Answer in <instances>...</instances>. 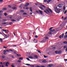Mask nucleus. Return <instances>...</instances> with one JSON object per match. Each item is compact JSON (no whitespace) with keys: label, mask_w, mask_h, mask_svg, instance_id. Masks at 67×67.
<instances>
[{"label":"nucleus","mask_w":67,"mask_h":67,"mask_svg":"<svg viewBox=\"0 0 67 67\" xmlns=\"http://www.w3.org/2000/svg\"><path fill=\"white\" fill-rule=\"evenodd\" d=\"M53 28H54V27H51L50 28H49V30L50 31V32H53V31H55V29L51 30H52V29H53Z\"/></svg>","instance_id":"1"},{"label":"nucleus","mask_w":67,"mask_h":67,"mask_svg":"<svg viewBox=\"0 0 67 67\" xmlns=\"http://www.w3.org/2000/svg\"><path fill=\"white\" fill-rule=\"evenodd\" d=\"M63 4H60L58 5V6L59 7V8H62V7H63Z\"/></svg>","instance_id":"2"},{"label":"nucleus","mask_w":67,"mask_h":67,"mask_svg":"<svg viewBox=\"0 0 67 67\" xmlns=\"http://www.w3.org/2000/svg\"><path fill=\"white\" fill-rule=\"evenodd\" d=\"M55 53H56V54H61L62 52L61 51H56L55 52Z\"/></svg>","instance_id":"3"},{"label":"nucleus","mask_w":67,"mask_h":67,"mask_svg":"<svg viewBox=\"0 0 67 67\" xmlns=\"http://www.w3.org/2000/svg\"><path fill=\"white\" fill-rule=\"evenodd\" d=\"M10 63H9V62H7V63H5V66H7V67H8V64H9Z\"/></svg>","instance_id":"4"},{"label":"nucleus","mask_w":67,"mask_h":67,"mask_svg":"<svg viewBox=\"0 0 67 67\" xmlns=\"http://www.w3.org/2000/svg\"><path fill=\"white\" fill-rule=\"evenodd\" d=\"M41 6V7H43V8H46V7H45L44 5L43 4H41L40 5Z\"/></svg>","instance_id":"5"},{"label":"nucleus","mask_w":67,"mask_h":67,"mask_svg":"<svg viewBox=\"0 0 67 67\" xmlns=\"http://www.w3.org/2000/svg\"><path fill=\"white\" fill-rule=\"evenodd\" d=\"M39 12L41 14H43V11H42L39 10Z\"/></svg>","instance_id":"6"},{"label":"nucleus","mask_w":67,"mask_h":67,"mask_svg":"<svg viewBox=\"0 0 67 67\" xmlns=\"http://www.w3.org/2000/svg\"><path fill=\"white\" fill-rule=\"evenodd\" d=\"M28 57L30 59H33V57L31 56H29Z\"/></svg>","instance_id":"7"},{"label":"nucleus","mask_w":67,"mask_h":67,"mask_svg":"<svg viewBox=\"0 0 67 67\" xmlns=\"http://www.w3.org/2000/svg\"><path fill=\"white\" fill-rule=\"evenodd\" d=\"M46 62V60H44L42 61V63H45Z\"/></svg>","instance_id":"8"},{"label":"nucleus","mask_w":67,"mask_h":67,"mask_svg":"<svg viewBox=\"0 0 67 67\" xmlns=\"http://www.w3.org/2000/svg\"><path fill=\"white\" fill-rule=\"evenodd\" d=\"M29 9L31 12H33L32 9V7H31Z\"/></svg>","instance_id":"9"},{"label":"nucleus","mask_w":67,"mask_h":67,"mask_svg":"<svg viewBox=\"0 0 67 67\" xmlns=\"http://www.w3.org/2000/svg\"><path fill=\"white\" fill-rule=\"evenodd\" d=\"M9 51L10 52H13L14 51V49H9Z\"/></svg>","instance_id":"10"},{"label":"nucleus","mask_w":67,"mask_h":67,"mask_svg":"<svg viewBox=\"0 0 67 67\" xmlns=\"http://www.w3.org/2000/svg\"><path fill=\"white\" fill-rule=\"evenodd\" d=\"M34 57L35 58H36L37 59V58H38V56H37V55H35L34 56Z\"/></svg>","instance_id":"11"},{"label":"nucleus","mask_w":67,"mask_h":67,"mask_svg":"<svg viewBox=\"0 0 67 67\" xmlns=\"http://www.w3.org/2000/svg\"><path fill=\"white\" fill-rule=\"evenodd\" d=\"M53 66V64H50L48 65L49 67H52Z\"/></svg>","instance_id":"12"},{"label":"nucleus","mask_w":67,"mask_h":67,"mask_svg":"<svg viewBox=\"0 0 67 67\" xmlns=\"http://www.w3.org/2000/svg\"><path fill=\"white\" fill-rule=\"evenodd\" d=\"M57 7H54V10H55L56 11H57Z\"/></svg>","instance_id":"13"},{"label":"nucleus","mask_w":67,"mask_h":67,"mask_svg":"<svg viewBox=\"0 0 67 67\" xmlns=\"http://www.w3.org/2000/svg\"><path fill=\"white\" fill-rule=\"evenodd\" d=\"M19 59L20 60H22L23 59V57L20 58H19Z\"/></svg>","instance_id":"14"},{"label":"nucleus","mask_w":67,"mask_h":67,"mask_svg":"<svg viewBox=\"0 0 67 67\" xmlns=\"http://www.w3.org/2000/svg\"><path fill=\"white\" fill-rule=\"evenodd\" d=\"M52 0H48L47 1V3H49V2H51V1Z\"/></svg>","instance_id":"15"},{"label":"nucleus","mask_w":67,"mask_h":67,"mask_svg":"<svg viewBox=\"0 0 67 67\" xmlns=\"http://www.w3.org/2000/svg\"><path fill=\"white\" fill-rule=\"evenodd\" d=\"M63 43L64 44H67V42L66 41H64Z\"/></svg>","instance_id":"16"},{"label":"nucleus","mask_w":67,"mask_h":67,"mask_svg":"<svg viewBox=\"0 0 67 67\" xmlns=\"http://www.w3.org/2000/svg\"><path fill=\"white\" fill-rule=\"evenodd\" d=\"M39 8H40L41 10H44V9H43V8H42V7H39Z\"/></svg>","instance_id":"17"},{"label":"nucleus","mask_w":67,"mask_h":67,"mask_svg":"<svg viewBox=\"0 0 67 67\" xmlns=\"http://www.w3.org/2000/svg\"><path fill=\"white\" fill-rule=\"evenodd\" d=\"M2 31H3V32H7V30L4 29H2Z\"/></svg>","instance_id":"18"},{"label":"nucleus","mask_w":67,"mask_h":67,"mask_svg":"<svg viewBox=\"0 0 67 67\" xmlns=\"http://www.w3.org/2000/svg\"><path fill=\"white\" fill-rule=\"evenodd\" d=\"M37 52H38V53H40V54L41 53V51H40L38 50H37Z\"/></svg>","instance_id":"19"},{"label":"nucleus","mask_w":67,"mask_h":67,"mask_svg":"<svg viewBox=\"0 0 67 67\" xmlns=\"http://www.w3.org/2000/svg\"><path fill=\"white\" fill-rule=\"evenodd\" d=\"M11 21H12V22H15L16 21V20L14 19H12Z\"/></svg>","instance_id":"20"},{"label":"nucleus","mask_w":67,"mask_h":67,"mask_svg":"<svg viewBox=\"0 0 67 67\" xmlns=\"http://www.w3.org/2000/svg\"><path fill=\"white\" fill-rule=\"evenodd\" d=\"M26 65H27V66H30V65H31V64H25Z\"/></svg>","instance_id":"21"},{"label":"nucleus","mask_w":67,"mask_h":67,"mask_svg":"<svg viewBox=\"0 0 67 67\" xmlns=\"http://www.w3.org/2000/svg\"><path fill=\"white\" fill-rule=\"evenodd\" d=\"M7 23H2L3 25H4L5 24H7Z\"/></svg>","instance_id":"22"},{"label":"nucleus","mask_w":67,"mask_h":67,"mask_svg":"<svg viewBox=\"0 0 67 67\" xmlns=\"http://www.w3.org/2000/svg\"><path fill=\"white\" fill-rule=\"evenodd\" d=\"M48 10L50 11L51 12H52V10H51V9L49 8L48 9Z\"/></svg>","instance_id":"23"},{"label":"nucleus","mask_w":67,"mask_h":67,"mask_svg":"<svg viewBox=\"0 0 67 67\" xmlns=\"http://www.w3.org/2000/svg\"><path fill=\"white\" fill-rule=\"evenodd\" d=\"M44 41H45V40H43V41H41V42L42 43H45V42Z\"/></svg>","instance_id":"24"},{"label":"nucleus","mask_w":67,"mask_h":67,"mask_svg":"<svg viewBox=\"0 0 67 67\" xmlns=\"http://www.w3.org/2000/svg\"><path fill=\"white\" fill-rule=\"evenodd\" d=\"M60 10H61V9H57V11H60Z\"/></svg>","instance_id":"25"},{"label":"nucleus","mask_w":67,"mask_h":67,"mask_svg":"<svg viewBox=\"0 0 67 67\" xmlns=\"http://www.w3.org/2000/svg\"><path fill=\"white\" fill-rule=\"evenodd\" d=\"M27 54H28V55H32V54H31V53H29L28 52L27 53Z\"/></svg>","instance_id":"26"},{"label":"nucleus","mask_w":67,"mask_h":67,"mask_svg":"<svg viewBox=\"0 0 67 67\" xmlns=\"http://www.w3.org/2000/svg\"><path fill=\"white\" fill-rule=\"evenodd\" d=\"M6 38H7V37H9V35H6Z\"/></svg>","instance_id":"27"},{"label":"nucleus","mask_w":67,"mask_h":67,"mask_svg":"<svg viewBox=\"0 0 67 67\" xmlns=\"http://www.w3.org/2000/svg\"><path fill=\"white\" fill-rule=\"evenodd\" d=\"M23 15H27V13H23Z\"/></svg>","instance_id":"28"},{"label":"nucleus","mask_w":67,"mask_h":67,"mask_svg":"<svg viewBox=\"0 0 67 67\" xmlns=\"http://www.w3.org/2000/svg\"><path fill=\"white\" fill-rule=\"evenodd\" d=\"M46 11H47V12H48V13H50V12H49V10H48V9H47L46 10Z\"/></svg>","instance_id":"29"},{"label":"nucleus","mask_w":67,"mask_h":67,"mask_svg":"<svg viewBox=\"0 0 67 67\" xmlns=\"http://www.w3.org/2000/svg\"><path fill=\"white\" fill-rule=\"evenodd\" d=\"M12 9H16V8L15 7H13L12 8Z\"/></svg>","instance_id":"30"},{"label":"nucleus","mask_w":67,"mask_h":67,"mask_svg":"<svg viewBox=\"0 0 67 67\" xmlns=\"http://www.w3.org/2000/svg\"><path fill=\"white\" fill-rule=\"evenodd\" d=\"M13 47H17V46H16L15 44L13 45Z\"/></svg>","instance_id":"31"},{"label":"nucleus","mask_w":67,"mask_h":67,"mask_svg":"<svg viewBox=\"0 0 67 67\" xmlns=\"http://www.w3.org/2000/svg\"><path fill=\"white\" fill-rule=\"evenodd\" d=\"M44 12H45V13H46V14H48V13H47V11L46 10H44Z\"/></svg>","instance_id":"32"},{"label":"nucleus","mask_w":67,"mask_h":67,"mask_svg":"<svg viewBox=\"0 0 67 67\" xmlns=\"http://www.w3.org/2000/svg\"><path fill=\"white\" fill-rule=\"evenodd\" d=\"M67 46H65L64 47V48H67Z\"/></svg>","instance_id":"33"},{"label":"nucleus","mask_w":67,"mask_h":67,"mask_svg":"<svg viewBox=\"0 0 67 67\" xmlns=\"http://www.w3.org/2000/svg\"><path fill=\"white\" fill-rule=\"evenodd\" d=\"M67 17H65V18L64 19V20H66L67 19Z\"/></svg>","instance_id":"34"},{"label":"nucleus","mask_w":67,"mask_h":67,"mask_svg":"<svg viewBox=\"0 0 67 67\" xmlns=\"http://www.w3.org/2000/svg\"><path fill=\"white\" fill-rule=\"evenodd\" d=\"M0 41H1V42H2L3 41V40H2V38H0Z\"/></svg>","instance_id":"35"},{"label":"nucleus","mask_w":67,"mask_h":67,"mask_svg":"<svg viewBox=\"0 0 67 67\" xmlns=\"http://www.w3.org/2000/svg\"><path fill=\"white\" fill-rule=\"evenodd\" d=\"M26 59H27V60H29V61H30V59H29V58H26Z\"/></svg>","instance_id":"36"},{"label":"nucleus","mask_w":67,"mask_h":67,"mask_svg":"<svg viewBox=\"0 0 67 67\" xmlns=\"http://www.w3.org/2000/svg\"><path fill=\"white\" fill-rule=\"evenodd\" d=\"M13 23L12 22H11L10 23H9V25H11V24H13Z\"/></svg>","instance_id":"37"},{"label":"nucleus","mask_w":67,"mask_h":67,"mask_svg":"<svg viewBox=\"0 0 67 67\" xmlns=\"http://www.w3.org/2000/svg\"><path fill=\"white\" fill-rule=\"evenodd\" d=\"M31 67H34V65H31L30 64V66Z\"/></svg>","instance_id":"38"},{"label":"nucleus","mask_w":67,"mask_h":67,"mask_svg":"<svg viewBox=\"0 0 67 67\" xmlns=\"http://www.w3.org/2000/svg\"><path fill=\"white\" fill-rule=\"evenodd\" d=\"M3 21H7V20L5 19H3Z\"/></svg>","instance_id":"39"},{"label":"nucleus","mask_w":67,"mask_h":67,"mask_svg":"<svg viewBox=\"0 0 67 67\" xmlns=\"http://www.w3.org/2000/svg\"><path fill=\"white\" fill-rule=\"evenodd\" d=\"M21 12H24V11L23 10H21Z\"/></svg>","instance_id":"40"},{"label":"nucleus","mask_w":67,"mask_h":67,"mask_svg":"<svg viewBox=\"0 0 67 67\" xmlns=\"http://www.w3.org/2000/svg\"><path fill=\"white\" fill-rule=\"evenodd\" d=\"M4 15L5 16H7V15H8V14L6 13H5L4 14Z\"/></svg>","instance_id":"41"},{"label":"nucleus","mask_w":67,"mask_h":67,"mask_svg":"<svg viewBox=\"0 0 67 67\" xmlns=\"http://www.w3.org/2000/svg\"><path fill=\"white\" fill-rule=\"evenodd\" d=\"M49 34H50V35H52V33L51 32H50L49 33Z\"/></svg>","instance_id":"42"},{"label":"nucleus","mask_w":67,"mask_h":67,"mask_svg":"<svg viewBox=\"0 0 67 67\" xmlns=\"http://www.w3.org/2000/svg\"><path fill=\"white\" fill-rule=\"evenodd\" d=\"M17 56H18L19 57V56H21V55H20L19 54H17Z\"/></svg>","instance_id":"43"},{"label":"nucleus","mask_w":67,"mask_h":67,"mask_svg":"<svg viewBox=\"0 0 67 67\" xmlns=\"http://www.w3.org/2000/svg\"><path fill=\"white\" fill-rule=\"evenodd\" d=\"M66 9V7L65 6H64V8H63V10H65Z\"/></svg>","instance_id":"44"},{"label":"nucleus","mask_w":67,"mask_h":67,"mask_svg":"<svg viewBox=\"0 0 67 67\" xmlns=\"http://www.w3.org/2000/svg\"><path fill=\"white\" fill-rule=\"evenodd\" d=\"M47 0H44V2H46Z\"/></svg>","instance_id":"45"},{"label":"nucleus","mask_w":67,"mask_h":67,"mask_svg":"<svg viewBox=\"0 0 67 67\" xmlns=\"http://www.w3.org/2000/svg\"><path fill=\"white\" fill-rule=\"evenodd\" d=\"M62 37V36L61 35H60L59 37V38H61Z\"/></svg>","instance_id":"46"},{"label":"nucleus","mask_w":67,"mask_h":67,"mask_svg":"<svg viewBox=\"0 0 67 67\" xmlns=\"http://www.w3.org/2000/svg\"><path fill=\"white\" fill-rule=\"evenodd\" d=\"M67 37V35H66L65 36L64 38H66Z\"/></svg>","instance_id":"47"},{"label":"nucleus","mask_w":67,"mask_h":67,"mask_svg":"<svg viewBox=\"0 0 67 67\" xmlns=\"http://www.w3.org/2000/svg\"><path fill=\"white\" fill-rule=\"evenodd\" d=\"M7 9V8H4L3 9V10H5Z\"/></svg>","instance_id":"48"},{"label":"nucleus","mask_w":67,"mask_h":67,"mask_svg":"<svg viewBox=\"0 0 67 67\" xmlns=\"http://www.w3.org/2000/svg\"><path fill=\"white\" fill-rule=\"evenodd\" d=\"M5 57L4 56H3L2 57V58H4Z\"/></svg>","instance_id":"49"},{"label":"nucleus","mask_w":67,"mask_h":67,"mask_svg":"<svg viewBox=\"0 0 67 67\" xmlns=\"http://www.w3.org/2000/svg\"><path fill=\"white\" fill-rule=\"evenodd\" d=\"M36 12L37 13H39V12H39V11H36Z\"/></svg>","instance_id":"50"},{"label":"nucleus","mask_w":67,"mask_h":67,"mask_svg":"<svg viewBox=\"0 0 67 67\" xmlns=\"http://www.w3.org/2000/svg\"><path fill=\"white\" fill-rule=\"evenodd\" d=\"M8 7H9V8H11V5H8Z\"/></svg>","instance_id":"51"},{"label":"nucleus","mask_w":67,"mask_h":67,"mask_svg":"<svg viewBox=\"0 0 67 67\" xmlns=\"http://www.w3.org/2000/svg\"><path fill=\"white\" fill-rule=\"evenodd\" d=\"M6 51L7 52H10V49H9V50H6Z\"/></svg>","instance_id":"52"},{"label":"nucleus","mask_w":67,"mask_h":67,"mask_svg":"<svg viewBox=\"0 0 67 67\" xmlns=\"http://www.w3.org/2000/svg\"><path fill=\"white\" fill-rule=\"evenodd\" d=\"M44 58H47V56H46L45 55H44Z\"/></svg>","instance_id":"53"},{"label":"nucleus","mask_w":67,"mask_h":67,"mask_svg":"<svg viewBox=\"0 0 67 67\" xmlns=\"http://www.w3.org/2000/svg\"><path fill=\"white\" fill-rule=\"evenodd\" d=\"M35 37H36V38H37V37H38V36H37V35H36L35 36Z\"/></svg>","instance_id":"54"},{"label":"nucleus","mask_w":67,"mask_h":67,"mask_svg":"<svg viewBox=\"0 0 67 67\" xmlns=\"http://www.w3.org/2000/svg\"><path fill=\"white\" fill-rule=\"evenodd\" d=\"M26 9H27H27H29V7H27L26 8Z\"/></svg>","instance_id":"55"},{"label":"nucleus","mask_w":67,"mask_h":67,"mask_svg":"<svg viewBox=\"0 0 67 67\" xmlns=\"http://www.w3.org/2000/svg\"><path fill=\"white\" fill-rule=\"evenodd\" d=\"M11 57H12V58H14V56H13V55H12L11 56Z\"/></svg>","instance_id":"56"},{"label":"nucleus","mask_w":67,"mask_h":67,"mask_svg":"<svg viewBox=\"0 0 67 67\" xmlns=\"http://www.w3.org/2000/svg\"><path fill=\"white\" fill-rule=\"evenodd\" d=\"M9 18L10 19H11L12 18V16H10L9 17Z\"/></svg>","instance_id":"57"},{"label":"nucleus","mask_w":67,"mask_h":67,"mask_svg":"<svg viewBox=\"0 0 67 67\" xmlns=\"http://www.w3.org/2000/svg\"><path fill=\"white\" fill-rule=\"evenodd\" d=\"M3 48H7V47H5V46H4L3 47Z\"/></svg>","instance_id":"58"},{"label":"nucleus","mask_w":67,"mask_h":67,"mask_svg":"<svg viewBox=\"0 0 67 67\" xmlns=\"http://www.w3.org/2000/svg\"><path fill=\"white\" fill-rule=\"evenodd\" d=\"M21 61V60H18V62L19 63H20Z\"/></svg>","instance_id":"59"},{"label":"nucleus","mask_w":67,"mask_h":67,"mask_svg":"<svg viewBox=\"0 0 67 67\" xmlns=\"http://www.w3.org/2000/svg\"><path fill=\"white\" fill-rule=\"evenodd\" d=\"M45 39H48V37H46L45 38Z\"/></svg>","instance_id":"60"},{"label":"nucleus","mask_w":67,"mask_h":67,"mask_svg":"<svg viewBox=\"0 0 67 67\" xmlns=\"http://www.w3.org/2000/svg\"><path fill=\"white\" fill-rule=\"evenodd\" d=\"M0 1L1 2H3V0H0Z\"/></svg>","instance_id":"61"},{"label":"nucleus","mask_w":67,"mask_h":67,"mask_svg":"<svg viewBox=\"0 0 67 67\" xmlns=\"http://www.w3.org/2000/svg\"><path fill=\"white\" fill-rule=\"evenodd\" d=\"M11 66L12 67H14V66L13 65H11Z\"/></svg>","instance_id":"62"},{"label":"nucleus","mask_w":67,"mask_h":67,"mask_svg":"<svg viewBox=\"0 0 67 67\" xmlns=\"http://www.w3.org/2000/svg\"><path fill=\"white\" fill-rule=\"evenodd\" d=\"M64 61H65V62H66V61H67V59H65L64 60Z\"/></svg>","instance_id":"63"},{"label":"nucleus","mask_w":67,"mask_h":67,"mask_svg":"<svg viewBox=\"0 0 67 67\" xmlns=\"http://www.w3.org/2000/svg\"><path fill=\"white\" fill-rule=\"evenodd\" d=\"M41 67H45V66H41Z\"/></svg>","instance_id":"64"}]
</instances>
